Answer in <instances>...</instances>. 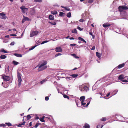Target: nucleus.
I'll return each mask as SVG.
<instances>
[{"label":"nucleus","mask_w":128,"mask_h":128,"mask_svg":"<svg viewBox=\"0 0 128 128\" xmlns=\"http://www.w3.org/2000/svg\"><path fill=\"white\" fill-rule=\"evenodd\" d=\"M47 63L46 61H44L43 63L40 64L38 65L37 66L39 68L38 69V71L43 70L45 68H47V66H45Z\"/></svg>","instance_id":"obj_1"},{"label":"nucleus","mask_w":128,"mask_h":128,"mask_svg":"<svg viewBox=\"0 0 128 128\" xmlns=\"http://www.w3.org/2000/svg\"><path fill=\"white\" fill-rule=\"evenodd\" d=\"M128 9V8L126 6H118V10L120 12H123L124 10H126Z\"/></svg>","instance_id":"obj_2"},{"label":"nucleus","mask_w":128,"mask_h":128,"mask_svg":"<svg viewBox=\"0 0 128 128\" xmlns=\"http://www.w3.org/2000/svg\"><path fill=\"white\" fill-rule=\"evenodd\" d=\"M20 8L22 10V12L23 13H25L26 11H27L28 9V8H26L24 6L20 7Z\"/></svg>","instance_id":"obj_3"},{"label":"nucleus","mask_w":128,"mask_h":128,"mask_svg":"<svg viewBox=\"0 0 128 128\" xmlns=\"http://www.w3.org/2000/svg\"><path fill=\"white\" fill-rule=\"evenodd\" d=\"M2 78L3 80L5 81H9L10 79V78L9 76H3Z\"/></svg>","instance_id":"obj_4"},{"label":"nucleus","mask_w":128,"mask_h":128,"mask_svg":"<svg viewBox=\"0 0 128 128\" xmlns=\"http://www.w3.org/2000/svg\"><path fill=\"white\" fill-rule=\"evenodd\" d=\"M38 31H33L30 34V36L32 37L34 36L35 35H36L38 34Z\"/></svg>","instance_id":"obj_5"},{"label":"nucleus","mask_w":128,"mask_h":128,"mask_svg":"<svg viewBox=\"0 0 128 128\" xmlns=\"http://www.w3.org/2000/svg\"><path fill=\"white\" fill-rule=\"evenodd\" d=\"M35 11V9L34 8H31L30 12V14L32 15L36 13Z\"/></svg>","instance_id":"obj_6"},{"label":"nucleus","mask_w":128,"mask_h":128,"mask_svg":"<svg viewBox=\"0 0 128 128\" xmlns=\"http://www.w3.org/2000/svg\"><path fill=\"white\" fill-rule=\"evenodd\" d=\"M30 20H31L30 19H29L28 17H26L24 16L23 18V19L22 21V23H23L26 21H29Z\"/></svg>","instance_id":"obj_7"},{"label":"nucleus","mask_w":128,"mask_h":128,"mask_svg":"<svg viewBox=\"0 0 128 128\" xmlns=\"http://www.w3.org/2000/svg\"><path fill=\"white\" fill-rule=\"evenodd\" d=\"M62 50V48L60 47H57L56 48V51L57 52H61Z\"/></svg>","instance_id":"obj_8"},{"label":"nucleus","mask_w":128,"mask_h":128,"mask_svg":"<svg viewBox=\"0 0 128 128\" xmlns=\"http://www.w3.org/2000/svg\"><path fill=\"white\" fill-rule=\"evenodd\" d=\"M0 16H1L0 18L2 19H6V16H5V15L3 13H0Z\"/></svg>","instance_id":"obj_9"},{"label":"nucleus","mask_w":128,"mask_h":128,"mask_svg":"<svg viewBox=\"0 0 128 128\" xmlns=\"http://www.w3.org/2000/svg\"><path fill=\"white\" fill-rule=\"evenodd\" d=\"M111 26V24L108 23H107L104 24L103 25V26L104 28H106L110 26Z\"/></svg>","instance_id":"obj_10"},{"label":"nucleus","mask_w":128,"mask_h":128,"mask_svg":"<svg viewBox=\"0 0 128 128\" xmlns=\"http://www.w3.org/2000/svg\"><path fill=\"white\" fill-rule=\"evenodd\" d=\"M18 86H20V85L21 82L22 81L21 77L18 78Z\"/></svg>","instance_id":"obj_11"},{"label":"nucleus","mask_w":128,"mask_h":128,"mask_svg":"<svg viewBox=\"0 0 128 128\" xmlns=\"http://www.w3.org/2000/svg\"><path fill=\"white\" fill-rule=\"evenodd\" d=\"M124 78V75L123 74H120L118 76V79L119 80H122Z\"/></svg>","instance_id":"obj_12"},{"label":"nucleus","mask_w":128,"mask_h":128,"mask_svg":"<svg viewBox=\"0 0 128 128\" xmlns=\"http://www.w3.org/2000/svg\"><path fill=\"white\" fill-rule=\"evenodd\" d=\"M48 19L51 20H54V16L51 14L49 15L48 16Z\"/></svg>","instance_id":"obj_13"},{"label":"nucleus","mask_w":128,"mask_h":128,"mask_svg":"<svg viewBox=\"0 0 128 128\" xmlns=\"http://www.w3.org/2000/svg\"><path fill=\"white\" fill-rule=\"evenodd\" d=\"M85 98V96H82L80 98V100L81 101V102H84Z\"/></svg>","instance_id":"obj_14"},{"label":"nucleus","mask_w":128,"mask_h":128,"mask_svg":"<svg viewBox=\"0 0 128 128\" xmlns=\"http://www.w3.org/2000/svg\"><path fill=\"white\" fill-rule=\"evenodd\" d=\"M124 64H125L124 63H123L122 64H120L118 66V68H122L124 66Z\"/></svg>","instance_id":"obj_15"},{"label":"nucleus","mask_w":128,"mask_h":128,"mask_svg":"<svg viewBox=\"0 0 128 128\" xmlns=\"http://www.w3.org/2000/svg\"><path fill=\"white\" fill-rule=\"evenodd\" d=\"M6 56L4 55H2L0 56V58L1 59H4L6 58Z\"/></svg>","instance_id":"obj_16"},{"label":"nucleus","mask_w":128,"mask_h":128,"mask_svg":"<svg viewBox=\"0 0 128 128\" xmlns=\"http://www.w3.org/2000/svg\"><path fill=\"white\" fill-rule=\"evenodd\" d=\"M51 14L53 15H55L57 14L58 12L57 11H56V10H54L51 11Z\"/></svg>","instance_id":"obj_17"},{"label":"nucleus","mask_w":128,"mask_h":128,"mask_svg":"<svg viewBox=\"0 0 128 128\" xmlns=\"http://www.w3.org/2000/svg\"><path fill=\"white\" fill-rule=\"evenodd\" d=\"M0 52H4L5 53H8V52L5 50L4 49H2L0 50Z\"/></svg>","instance_id":"obj_18"},{"label":"nucleus","mask_w":128,"mask_h":128,"mask_svg":"<svg viewBox=\"0 0 128 128\" xmlns=\"http://www.w3.org/2000/svg\"><path fill=\"white\" fill-rule=\"evenodd\" d=\"M78 39L82 41L83 42H84L85 43H86V41L84 40V39H83V38H81L80 37H79L78 38Z\"/></svg>","instance_id":"obj_19"},{"label":"nucleus","mask_w":128,"mask_h":128,"mask_svg":"<svg viewBox=\"0 0 128 128\" xmlns=\"http://www.w3.org/2000/svg\"><path fill=\"white\" fill-rule=\"evenodd\" d=\"M84 128H90V126L88 124H86L84 126Z\"/></svg>","instance_id":"obj_20"},{"label":"nucleus","mask_w":128,"mask_h":128,"mask_svg":"<svg viewBox=\"0 0 128 128\" xmlns=\"http://www.w3.org/2000/svg\"><path fill=\"white\" fill-rule=\"evenodd\" d=\"M14 55L18 57H21L22 56V55L20 54H14Z\"/></svg>","instance_id":"obj_21"},{"label":"nucleus","mask_w":128,"mask_h":128,"mask_svg":"<svg viewBox=\"0 0 128 128\" xmlns=\"http://www.w3.org/2000/svg\"><path fill=\"white\" fill-rule=\"evenodd\" d=\"M45 117V116H42L41 118L40 119V121L42 122H45V120H44V118Z\"/></svg>","instance_id":"obj_22"},{"label":"nucleus","mask_w":128,"mask_h":128,"mask_svg":"<svg viewBox=\"0 0 128 128\" xmlns=\"http://www.w3.org/2000/svg\"><path fill=\"white\" fill-rule=\"evenodd\" d=\"M96 56H98V58H100V57L101 54L100 53H99V52H96Z\"/></svg>","instance_id":"obj_23"},{"label":"nucleus","mask_w":128,"mask_h":128,"mask_svg":"<svg viewBox=\"0 0 128 128\" xmlns=\"http://www.w3.org/2000/svg\"><path fill=\"white\" fill-rule=\"evenodd\" d=\"M86 101H89V102L86 104V107H87L90 104V99L88 98L86 100Z\"/></svg>","instance_id":"obj_24"},{"label":"nucleus","mask_w":128,"mask_h":128,"mask_svg":"<svg viewBox=\"0 0 128 128\" xmlns=\"http://www.w3.org/2000/svg\"><path fill=\"white\" fill-rule=\"evenodd\" d=\"M12 64L14 65H16L19 64L18 62H16L15 60H14L12 62Z\"/></svg>","instance_id":"obj_25"},{"label":"nucleus","mask_w":128,"mask_h":128,"mask_svg":"<svg viewBox=\"0 0 128 128\" xmlns=\"http://www.w3.org/2000/svg\"><path fill=\"white\" fill-rule=\"evenodd\" d=\"M71 76L74 78H75L78 76V74H72Z\"/></svg>","instance_id":"obj_26"},{"label":"nucleus","mask_w":128,"mask_h":128,"mask_svg":"<svg viewBox=\"0 0 128 128\" xmlns=\"http://www.w3.org/2000/svg\"><path fill=\"white\" fill-rule=\"evenodd\" d=\"M71 12H69L67 14H66V16L70 18L71 17Z\"/></svg>","instance_id":"obj_27"},{"label":"nucleus","mask_w":128,"mask_h":128,"mask_svg":"<svg viewBox=\"0 0 128 128\" xmlns=\"http://www.w3.org/2000/svg\"><path fill=\"white\" fill-rule=\"evenodd\" d=\"M106 120V117H102V118L100 120H102V121H105Z\"/></svg>","instance_id":"obj_28"},{"label":"nucleus","mask_w":128,"mask_h":128,"mask_svg":"<svg viewBox=\"0 0 128 128\" xmlns=\"http://www.w3.org/2000/svg\"><path fill=\"white\" fill-rule=\"evenodd\" d=\"M63 97L65 98H67L69 100V97L66 94L64 95Z\"/></svg>","instance_id":"obj_29"},{"label":"nucleus","mask_w":128,"mask_h":128,"mask_svg":"<svg viewBox=\"0 0 128 128\" xmlns=\"http://www.w3.org/2000/svg\"><path fill=\"white\" fill-rule=\"evenodd\" d=\"M31 118V116L30 115H28L26 117V119L27 120H28Z\"/></svg>","instance_id":"obj_30"},{"label":"nucleus","mask_w":128,"mask_h":128,"mask_svg":"<svg viewBox=\"0 0 128 128\" xmlns=\"http://www.w3.org/2000/svg\"><path fill=\"white\" fill-rule=\"evenodd\" d=\"M72 32L74 33H77V30L76 29H74V30H72Z\"/></svg>","instance_id":"obj_31"},{"label":"nucleus","mask_w":128,"mask_h":128,"mask_svg":"<svg viewBox=\"0 0 128 128\" xmlns=\"http://www.w3.org/2000/svg\"><path fill=\"white\" fill-rule=\"evenodd\" d=\"M48 23L50 24H51L55 25L56 24V22H48Z\"/></svg>","instance_id":"obj_32"},{"label":"nucleus","mask_w":128,"mask_h":128,"mask_svg":"<svg viewBox=\"0 0 128 128\" xmlns=\"http://www.w3.org/2000/svg\"><path fill=\"white\" fill-rule=\"evenodd\" d=\"M34 2H42V0H34Z\"/></svg>","instance_id":"obj_33"},{"label":"nucleus","mask_w":128,"mask_h":128,"mask_svg":"<svg viewBox=\"0 0 128 128\" xmlns=\"http://www.w3.org/2000/svg\"><path fill=\"white\" fill-rule=\"evenodd\" d=\"M84 89L86 91L88 89V88L87 86H85L84 87Z\"/></svg>","instance_id":"obj_34"},{"label":"nucleus","mask_w":128,"mask_h":128,"mask_svg":"<svg viewBox=\"0 0 128 128\" xmlns=\"http://www.w3.org/2000/svg\"><path fill=\"white\" fill-rule=\"evenodd\" d=\"M46 80H47L46 79H44V80H43L41 81H40L41 84H43L44 82H46Z\"/></svg>","instance_id":"obj_35"},{"label":"nucleus","mask_w":128,"mask_h":128,"mask_svg":"<svg viewBox=\"0 0 128 128\" xmlns=\"http://www.w3.org/2000/svg\"><path fill=\"white\" fill-rule=\"evenodd\" d=\"M50 41V40H49L48 41L45 40V41H44L40 43V44H44L45 43L47 42H49Z\"/></svg>","instance_id":"obj_36"},{"label":"nucleus","mask_w":128,"mask_h":128,"mask_svg":"<svg viewBox=\"0 0 128 128\" xmlns=\"http://www.w3.org/2000/svg\"><path fill=\"white\" fill-rule=\"evenodd\" d=\"M17 76L18 78L21 77V74L19 72L17 73Z\"/></svg>","instance_id":"obj_37"},{"label":"nucleus","mask_w":128,"mask_h":128,"mask_svg":"<svg viewBox=\"0 0 128 128\" xmlns=\"http://www.w3.org/2000/svg\"><path fill=\"white\" fill-rule=\"evenodd\" d=\"M61 55H62V54H61V53H58L55 55V57H57L58 56H59Z\"/></svg>","instance_id":"obj_38"},{"label":"nucleus","mask_w":128,"mask_h":128,"mask_svg":"<svg viewBox=\"0 0 128 128\" xmlns=\"http://www.w3.org/2000/svg\"><path fill=\"white\" fill-rule=\"evenodd\" d=\"M40 124H40L39 123H37L36 124V125H35V126H34V127L35 128H37L38 127V126H39V125Z\"/></svg>","instance_id":"obj_39"},{"label":"nucleus","mask_w":128,"mask_h":128,"mask_svg":"<svg viewBox=\"0 0 128 128\" xmlns=\"http://www.w3.org/2000/svg\"><path fill=\"white\" fill-rule=\"evenodd\" d=\"M103 125H99L97 126V128H102Z\"/></svg>","instance_id":"obj_40"},{"label":"nucleus","mask_w":128,"mask_h":128,"mask_svg":"<svg viewBox=\"0 0 128 128\" xmlns=\"http://www.w3.org/2000/svg\"><path fill=\"white\" fill-rule=\"evenodd\" d=\"M65 9L66 10L68 11H70V9L68 7H66L65 8Z\"/></svg>","instance_id":"obj_41"},{"label":"nucleus","mask_w":128,"mask_h":128,"mask_svg":"<svg viewBox=\"0 0 128 128\" xmlns=\"http://www.w3.org/2000/svg\"><path fill=\"white\" fill-rule=\"evenodd\" d=\"M64 14V12H60V13L59 16H63Z\"/></svg>","instance_id":"obj_42"},{"label":"nucleus","mask_w":128,"mask_h":128,"mask_svg":"<svg viewBox=\"0 0 128 128\" xmlns=\"http://www.w3.org/2000/svg\"><path fill=\"white\" fill-rule=\"evenodd\" d=\"M6 124L8 126H10L12 125V124L10 123H6Z\"/></svg>","instance_id":"obj_43"},{"label":"nucleus","mask_w":128,"mask_h":128,"mask_svg":"<svg viewBox=\"0 0 128 128\" xmlns=\"http://www.w3.org/2000/svg\"><path fill=\"white\" fill-rule=\"evenodd\" d=\"M36 46H32L31 48L30 49V50H33V49H34V48L35 47H36Z\"/></svg>","instance_id":"obj_44"},{"label":"nucleus","mask_w":128,"mask_h":128,"mask_svg":"<svg viewBox=\"0 0 128 128\" xmlns=\"http://www.w3.org/2000/svg\"><path fill=\"white\" fill-rule=\"evenodd\" d=\"M81 104L82 106H86L85 105L86 104V103L84 102H81Z\"/></svg>","instance_id":"obj_45"},{"label":"nucleus","mask_w":128,"mask_h":128,"mask_svg":"<svg viewBox=\"0 0 128 128\" xmlns=\"http://www.w3.org/2000/svg\"><path fill=\"white\" fill-rule=\"evenodd\" d=\"M94 0H89L88 1V2L89 3H92L94 1Z\"/></svg>","instance_id":"obj_46"},{"label":"nucleus","mask_w":128,"mask_h":128,"mask_svg":"<svg viewBox=\"0 0 128 128\" xmlns=\"http://www.w3.org/2000/svg\"><path fill=\"white\" fill-rule=\"evenodd\" d=\"M77 29L79 30H80L81 31L82 30V28H81L80 26H78L77 27Z\"/></svg>","instance_id":"obj_47"},{"label":"nucleus","mask_w":128,"mask_h":128,"mask_svg":"<svg viewBox=\"0 0 128 128\" xmlns=\"http://www.w3.org/2000/svg\"><path fill=\"white\" fill-rule=\"evenodd\" d=\"M45 100L46 101H48L49 100V97L48 96H46L45 97Z\"/></svg>","instance_id":"obj_48"},{"label":"nucleus","mask_w":128,"mask_h":128,"mask_svg":"<svg viewBox=\"0 0 128 128\" xmlns=\"http://www.w3.org/2000/svg\"><path fill=\"white\" fill-rule=\"evenodd\" d=\"M76 45V44H70V46H75Z\"/></svg>","instance_id":"obj_49"},{"label":"nucleus","mask_w":128,"mask_h":128,"mask_svg":"<svg viewBox=\"0 0 128 128\" xmlns=\"http://www.w3.org/2000/svg\"><path fill=\"white\" fill-rule=\"evenodd\" d=\"M10 36H16V34H10Z\"/></svg>","instance_id":"obj_50"},{"label":"nucleus","mask_w":128,"mask_h":128,"mask_svg":"<svg viewBox=\"0 0 128 128\" xmlns=\"http://www.w3.org/2000/svg\"><path fill=\"white\" fill-rule=\"evenodd\" d=\"M15 44V43L14 42H12L10 44V45L11 46H13Z\"/></svg>","instance_id":"obj_51"},{"label":"nucleus","mask_w":128,"mask_h":128,"mask_svg":"<svg viewBox=\"0 0 128 128\" xmlns=\"http://www.w3.org/2000/svg\"><path fill=\"white\" fill-rule=\"evenodd\" d=\"M95 46H94L92 47V48H91V49L92 50H95Z\"/></svg>","instance_id":"obj_52"},{"label":"nucleus","mask_w":128,"mask_h":128,"mask_svg":"<svg viewBox=\"0 0 128 128\" xmlns=\"http://www.w3.org/2000/svg\"><path fill=\"white\" fill-rule=\"evenodd\" d=\"M121 81L124 82H128V81L126 80H122Z\"/></svg>","instance_id":"obj_53"},{"label":"nucleus","mask_w":128,"mask_h":128,"mask_svg":"<svg viewBox=\"0 0 128 128\" xmlns=\"http://www.w3.org/2000/svg\"><path fill=\"white\" fill-rule=\"evenodd\" d=\"M84 21V20L83 19H80V20H79V21L80 22H83Z\"/></svg>","instance_id":"obj_54"},{"label":"nucleus","mask_w":128,"mask_h":128,"mask_svg":"<svg viewBox=\"0 0 128 128\" xmlns=\"http://www.w3.org/2000/svg\"><path fill=\"white\" fill-rule=\"evenodd\" d=\"M6 125L4 124H0V126H5Z\"/></svg>","instance_id":"obj_55"},{"label":"nucleus","mask_w":128,"mask_h":128,"mask_svg":"<svg viewBox=\"0 0 128 128\" xmlns=\"http://www.w3.org/2000/svg\"><path fill=\"white\" fill-rule=\"evenodd\" d=\"M110 92H109V93L107 94L106 95V96L108 97V96H109V95H110Z\"/></svg>","instance_id":"obj_56"},{"label":"nucleus","mask_w":128,"mask_h":128,"mask_svg":"<svg viewBox=\"0 0 128 128\" xmlns=\"http://www.w3.org/2000/svg\"><path fill=\"white\" fill-rule=\"evenodd\" d=\"M54 6H57L58 7L59 6H58L57 4H55Z\"/></svg>","instance_id":"obj_57"},{"label":"nucleus","mask_w":128,"mask_h":128,"mask_svg":"<svg viewBox=\"0 0 128 128\" xmlns=\"http://www.w3.org/2000/svg\"><path fill=\"white\" fill-rule=\"evenodd\" d=\"M32 125V122H30L29 124V126H31Z\"/></svg>","instance_id":"obj_58"},{"label":"nucleus","mask_w":128,"mask_h":128,"mask_svg":"<svg viewBox=\"0 0 128 128\" xmlns=\"http://www.w3.org/2000/svg\"><path fill=\"white\" fill-rule=\"evenodd\" d=\"M35 119H36L37 120H38L39 119V118L37 116L35 118Z\"/></svg>","instance_id":"obj_59"},{"label":"nucleus","mask_w":128,"mask_h":128,"mask_svg":"<svg viewBox=\"0 0 128 128\" xmlns=\"http://www.w3.org/2000/svg\"><path fill=\"white\" fill-rule=\"evenodd\" d=\"M69 38L70 40H74V38L73 37H70Z\"/></svg>","instance_id":"obj_60"},{"label":"nucleus","mask_w":128,"mask_h":128,"mask_svg":"<svg viewBox=\"0 0 128 128\" xmlns=\"http://www.w3.org/2000/svg\"><path fill=\"white\" fill-rule=\"evenodd\" d=\"M25 122H23V123H24L20 124H21V126H22V125H24L25 124L24 123H25Z\"/></svg>","instance_id":"obj_61"},{"label":"nucleus","mask_w":128,"mask_h":128,"mask_svg":"<svg viewBox=\"0 0 128 128\" xmlns=\"http://www.w3.org/2000/svg\"><path fill=\"white\" fill-rule=\"evenodd\" d=\"M25 122H23V123H24L20 124H21V126H22V125H24L25 124L24 123H25Z\"/></svg>","instance_id":"obj_62"},{"label":"nucleus","mask_w":128,"mask_h":128,"mask_svg":"<svg viewBox=\"0 0 128 128\" xmlns=\"http://www.w3.org/2000/svg\"><path fill=\"white\" fill-rule=\"evenodd\" d=\"M10 37L9 35H7L5 36V38H9Z\"/></svg>","instance_id":"obj_63"},{"label":"nucleus","mask_w":128,"mask_h":128,"mask_svg":"<svg viewBox=\"0 0 128 128\" xmlns=\"http://www.w3.org/2000/svg\"><path fill=\"white\" fill-rule=\"evenodd\" d=\"M17 126L19 127H21V124H19Z\"/></svg>","instance_id":"obj_64"}]
</instances>
